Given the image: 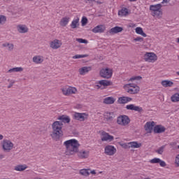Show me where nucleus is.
Listing matches in <instances>:
<instances>
[{
    "mask_svg": "<svg viewBox=\"0 0 179 179\" xmlns=\"http://www.w3.org/2000/svg\"><path fill=\"white\" fill-rule=\"evenodd\" d=\"M57 120L59 121H55L52 124V131L50 134L52 139L58 142V141H61L64 136V131H62V127H64V124H69L71 122V117L69 116L63 115L62 116H59Z\"/></svg>",
    "mask_w": 179,
    "mask_h": 179,
    "instance_id": "nucleus-1",
    "label": "nucleus"
},
{
    "mask_svg": "<svg viewBox=\"0 0 179 179\" xmlns=\"http://www.w3.org/2000/svg\"><path fill=\"white\" fill-rule=\"evenodd\" d=\"M64 146L66 148V155L71 156L79 152L80 144H79V141L76 139H70L64 143Z\"/></svg>",
    "mask_w": 179,
    "mask_h": 179,
    "instance_id": "nucleus-2",
    "label": "nucleus"
},
{
    "mask_svg": "<svg viewBox=\"0 0 179 179\" xmlns=\"http://www.w3.org/2000/svg\"><path fill=\"white\" fill-rule=\"evenodd\" d=\"M162 3H157L156 5H150V10L152 12V15L155 17H158L160 19L162 16H163V10H162Z\"/></svg>",
    "mask_w": 179,
    "mask_h": 179,
    "instance_id": "nucleus-3",
    "label": "nucleus"
},
{
    "mask_svg": "<svg viewBox=\"0 0 179 179\" xmlns=\"http://www.w3.org/2000/svg\"><path fill=\"white\" fill-rule=\"evenodd\" d=\"M124 87H127V93H129V94H136L139 93V91L141 90L139 86L132 83L125 85Z\"/></svg>",
    "mask_w": 179,
    "mask_h": 179,
    "instance_id": "nucleus-4",
    "label": "nucleus"
},
{
    "mask_svg": "<svg viewBox=\"0 0 179 179\" xmlns=\"http://www.w3.org/2000/svg\"><path fill=\"white\" fill-rule=\"evenodd\" d=\"M129 122H131V119H129V117L127 115L117 117V123L118 125H122L123 127H125L126 125H128Z\"/></svg>",
    "mask_w": 179,
    "mask_h": 179,
    "instance_id": "nucleus-5",
    "label": "nucleus"
},
{
    "mask_svg": "<svg viewBox=\"0 0 179 179\" xmlns=\"http://www.w3.org/2000/svg\"><path fill=\"white\" fill-rule=\"evenodd\" d=\"M99 75L101 78H103L104 79H110L111 76H113V70L108 68L101 69Z\"/></svg>",
    "mask_w": 179,
    "mask_h": 179,
    "instance_id": "nucleus-6",
    "label": "nucleus"
},
{
    "mask_svg": "<svg viewBox=\"0 0 179 179\" xmlns=\"http://www.w3.org/2000/svg\"><path fill=\"white\" fill-rule=\"evenodd\" d=\"M13 143L10 140H3L2 142V148L4 152H9L13 149Z\"/></svg>",
    "mask_w": 179,
    "mask_h": 179,
    "instance_id": "nucleus-7",
    "label": "nucleus"
},
{
    "mask_svg": "<svg viewBox=\"0 0 179 179\" xmlns=\"http://www.w3.org/2000/svg\"><path fill=\"white\" fill-rule=\"evenodd\" d=\"M144 59L146 62H155L157 61V56L153 52H147L144 55Z\"/></svg>",
    "mask_w": 179,
    "mask_h": 179,
    "instance_id": "nucleus-8",
    "label": "nucleus"
},
{
    "mask_svg": "<svg viewBox=\"0 0 179 179\" xmlns=\"http://www.w3.org/2000/svg\"><path fill=\"white\" fill-rule=\"evenodd\" d=\"M105 155L107 156H114L117 153V148L113 145H106L105 147Z\"/></svg>",
    "mask_w": 179,
    "mask_h": 179,
    "instance_id": "nucleus-9",
    "label": "nucleus"
},
{
    "mask_svg": "<svg viewBox=\"0 0 179 179\" xmlns=\"http://www.w3.org/2000/svg\"><path fill=\"white\" fill-rule=\"evenodd\" d=\"M62 94L64 96H69V94H75L77 90L76 88L69 87H63L61 89Z\"/></svg>",
    "mask_w": 179,
    "mask_h": 179,
    "instance_id": "nucleus-10",
    "label": "nucleus"
},
{
    "mask_svg": "<svg viewBox=\"0 0 179 179\" xmlns=\"http://www.w3.org/2000/svg\"><path fill=\"white\" fill-rule=\"evenodd\" d=\"M87 117H89V115L85 113H80L76 112L73 114V118L77 121H85V120H87Z\"/></svg>",
    "mask_w": 179,
    "mask_h": 179,
    "instance_id": "nucleus-11",
    "label": "nucleus"
},
{
    "mask_svg": "<svg viewBox=\"0 0 179 179\" xmlns=\"http://www.w3.org/2000/svg\"><path fill=\"white\" fill-rule=\"evenodd\" d=\"M101 141H102V142H113V141H114V136L106 131H102Z\"/></svg>",
    "mask_w": 179,
    "mask_h": 179,
    "instance_id": "nucleus-12",
    "label": "nucleus"
},
{
    "mask_svg": "<svg viewBox=\"0 0 179 179\" xmlns=\"http://www.w3.org/2000/svg\"><path fill=\"white\" fill-rule=\"evenodd\" d=\"M50 48L52 50H58L62 45V42L58 39H55L53 41L50 43Z\"/></svg>",
    "mask_w": 179,
    "mask_h": 179,
    "instance_id": "nucleus-13",
    "label": "nucleus"
},
{
    "mask_svg": "<svg viewBox=\"0 0 179 179\" xmlns=\"http://www.w3.org/2000/svg\"><path fill=\"white\" fill-rule=\"evenodd\" d=\"M103 117L107 122H113L114 118H115V115H114V112H105Z\"/></svg>",
    "mask_w": 179,
    "mask_h": 179,
    "instance_id": "nucleus-14",
    "label": "nucleus"
},
{
    "mask_svg": "<svg viewBox=\"0 0 179 179\" xmlns=\"http://www.w3.org/2000/svg\"><path fill=\"white\" fill-rule=\"evenodd\" d=\"M125 108L131 111H137L138 113H142L143 108L142 107L134 106V104L127 105Z\"/></svg>",
    "mask_w": 179,
    "mask_h": 179,
    "instance_id": "nucleus-15",
    "label": "nucleus"
},
{
    "mask_svg": "<svg viewBox=\"0 0 179 179\" xmlns=\"http://www.w3.org/2000/svg\"><path fill=\"white\" fill-rule=\"evenodd\" d=\"M153 127H155V122H148L144 125V129L148 133L150 134L153 131Z\"/></svg>",
    "mask_w": 179,
    "mask_h": 179,
    "instance_id": "nucleus-16",
    "label": "nucleus"
},
{
    "mask_svg": "<svg viewBox=\"0 0 179 179\" xmlns=\"http://www.w3.org/2000/svg\"><path fill=\"white\" fill-rule=\"evenodd\" d=\"M113 85V83L110 80H101L99 81V84L96 85L97 89H100L101 86H111Z\"/></svg>",
    "mask_w": 179,
    "mask_h": 179,
    "instance_id": "nucleus-17",
    "label": "nucleus"
},
{
    "mask_svg": "<svg viewBox=\"0 0 179 179\" xmlns=\"http://www.w3.org/2000/svg\"><path fill=\"white\" fill-rule=\"evenodd\" d=\"M106 30V27L104 25H98L92 29V33H104Z\"/></svg>",
    "mask_w": 179,
    "mask_h": 179,
    "instance_id": "nucleus-18",
    "label": "nucleus"
},
{
    "mask_svg": "<svg viewBox=\"0 0 179 179\" xmlns=\"http://www.w3.org/2000/svg\"><path fill=\"white\" fill-rule=\"evenodd\" d=\"M166 127L162 125H156L154 127V132L155 134H163V132H165Z\"/></svg>",
    "mask_w": 179,
    "mask_h": 179,
    "instance_id": "nucleus-19",
    "label": "nucleus"
},
{
    "mask_svg": "<svg viewBox=\"0 0 179 179\" xmlns=\"http://www.w3.org/2000/svg\"><path fill=\"white\" fill-rule=\"evenodd\" d=\"M132 101V98L128 96H122L118 99L119 104H126V103H129Z\"/></svg>",
    "mask_w": 179,
    "mask_h": 179,
    "instance_id": "nucleus-20",
    "label": "nucleus"
},
{
    "mask_svg": "<svg viewBox=\"0 0 179 179\" xmlns=\"http://www.w3.org/2000/svg\"><path fill=\"white\" fill-rule=\"evenodd\" d=\"M32 61L34 64H43V62H44V57L41 55L34 56L32 58Z\"/></svg>",
    "mask_w": 179,
    "mask_h": 179,
    "instance_id": "nucleus-21",
    "label": "nucleus"
},
{
    "mask_svg": "<svg viewBox=\"0 0 179 179\" xmlns=\"http://www.w3.org/2000/svg\"><path fill=\"white\" fill-rule=\"evenodd\" d=\"M124 30V28L121 27H115L110 29V34H117V33H121Z\"/></svg>",
    "mask_w": 179,
    "mask_h": 179,
    "instance_id": "nucleus-22",
    "label": "nucleus"
},
{
    "mask_svg": "<svg viewBox=\"0 0 179 179\" xmlns=\"http://www.w3.org/2000/svg\"><path fill=\"white\" fill-rule=\"evenodd\" d=\"M78 156L80 159H87L89 157V151L81 150L78 152Z\"/></svg>",
    "mask_w": 179,
    "mask_h": 179,
    "instance_id": "nucleus-23",
    "label": "nucleus"
},
{
    "mask_svg": "<svg viewBox=\"0 0 179 179\" xmlns=\"http://www.w3.org/2000/svg\"><path fill=\"white\" fill-rule=\"evenodd\" d=\"M17 31L19 33H27V31H29V28H27V27H26V25H18L17 27Z\"/></svg>",
    "mask_w": 179,
    "mask_h": 179,
    "instance_id": "nucleus-24",
    "label": "nucleus"
},
{
    "mask_svg": "<svg viewBox=\"0 0 179 179\" xmlns=\"http://www.w3.org/2000/svg\"><path fill=\"white\" fill-rule=\"evenodd\" d=\"M92 71V67L90 66H84L79 69L80 75H86L88 72Z\"/></svg>",
    "mask_w": 179,
    "mask_h": 179,
    "instance_id": "nucleus-25",
    "label": "nucleus"
},
{
    "mask_svg": "<svg viewBox=\"0 0 179 179\" xmlns=\"http://www.w3.org/2000/svg\"><path fill=\"white\" fill-rule=\"evenodd\" d=\"M161 84L164 87H171L174 85V83L169 80H164L162 81Z\"/></svg>",
    "mask_w": 179,
    "mask_h": 179,
    "instance_id": "nucleus-26",
    "label": "nucleus"
},
{
    "mask_svg": "<svg viewBox=\"0 0 179 179\" xmlns=\"http://www.w3.org/2000/svg\"><path fill=\"white\" fill-rule=\"evenodd\" d=\"M141 146H142V144L138 143V142H130L127 144L128 148H133L134 149L141 148Z\"/></svg>",
    "mask_w": 179,
    "mask_h": 179,
    "instance_id": "nucleus-27",
    "label": "nucleus"
},
{
    "mask_svg": "<svg viewBox=\"0 0 179 179\" xmlns=\"http://www.w3.org/2000/svg\"><path fill=\"white\" fill-rule=\"evenodd\" d=\"M69 19H71L69 17H64L60 20V26H62V27H65L68 23H69Z\"/></svg>",
    "mask_w": 179,
    "mask_h": 179,
    "instance_id": "nucleus-28",
    "label": "nucleus"
},
{
    "mask_svg": "<svg viewBox=\"0 0 179 179\" xmlns=\"http://www.w3.org/2000/svg\"><path fill=\"white\" fill-rule=\"evenodd\" d=\"M26 169H27V165L26 164L17 165L15 166L14 170H15V171H24Z\"/></svg>",
    "mask_w": 179,
    "mask_h": 179,
    "instance_id": "nucleus-29",
    "label": "nucleus"
},
{
    "mask_svg": "<svg viewBox=\"0 0 179 179\" xmlns=\"http://www.w3.org/2000/svg\"><path fill=\"white\" fill-rule=\"evenodd\" d=\"M2 47L3 48L8 47V51H13V48H15V45H13V43H9L6 42L2 44Z\"/></svg>",
    "mask_w": 179,
    "mask_h": 179,
    "instance_id": "nucleus-30",
    "label": "nucleus"
},
{
    "mask_svg": "<svg viewBox=\"0 0 179 179\" xmlns=\"http://www.w3.org/2000/svg\"><path fill=\"white\" fill-rule=\"evenodd\" d=\"M114 101H115V100H114V98L113 97H106L103 99V104H114Z\"/></svg>",
    "mask_w": 179,
    "mask_h": 179,
    "instance_id": "nucleus-31",
    "label": "nucleus"
},
{
    "mask_svg": "<svg viewBox=\"0 0 179 179\" xmlns=\"http://www.w3.org/2000/svg\"><path fill=\"white\" fill-rule=\"evenodd\" d=\"M70 26L71 29H77V27H79V18L73 20Z\"/></svg>",
    "mask_w": 179,
    "mask_h": 179,
    "instance_id": "nucleus-32",
    "label": "nucleus"
},
{
    "mask_svg": "<svg viewBox=\"0 0 179 179\" xmlns=\"http://www.w3.org/2000/svg\"><path fill=\"white\" fill-rule=\"evenodd\" d=\"M136 33L137 34H140L141 36H143V37H147L148 35L143 32V29L141 27H136Z\"/></svg>",
    "mask_w": 179,
    "mask_h": 179,
    "instance_id": "nucleus-33",
    "label": "nucleus"
},
{
    "mask_svg": "<svg viewBox=\"0 0 179 179\" xmlns=\"http://www.w3.org/2000/svg\"><path fill=\"white\" fill-rule=\"evenodd\" d=\"M23 68L22 67H15L9 69L7 72L8 73H12V72H22Z\"/></svg>",
    "mask_w": 179,
    "mask_h": 179,
    "instance_id": "nucleus-34",
    "label": "nucleus"
},
{
    "mask_svg": "<svg viewBox=\"0 0 179 179\" xmlns=\"http://www.w3.org/2000/svg\"><path fill=\"white\" fill-rule=\"evenodd\" d=\"M90 169H81L80 171V174L81 176H85V177H87L88 176L90 175Z\"/></svg>",
    "mask_w": 179,
    "mask_h": 179,
    "instance_id": "nucleus-35",
    "label": "nucleus"
},
{
    "mask_svg": "<svg viewBox=\"0 0 179 179\" xmlns=\"http://www.w3.org/2000/svg\"><path fill=\"white\" fill-rule=\"evenodd\" d=\"M119 16H127L128 15V8H122L118 12Z\"/></svg>",
    "mask_w": 179,
    "mask_h": 179,
    "instance_id": "nucleus-36",
    "label": "nucleus"
},
{
    "mask_svg": "<svg viewBox=\"0 0 179 179\" xmlns=\"http://www.w3.org/2000/svg\"><path fill=\"white\" fill-rule=\"evenodd\" d=\"M171 101L173 103H177V101H179V93H176L171 96Z\"/></svg>",
    "mask_w": 179,
    "mask_h": 179,
    "instance_id": "nucleus-37",
    "label": "nucleus"
},
{
    "mask_svg": "<svg viewBox=\"0 0 179 179\" xmlns=\"http://www.w3.org/2000/svg\"><path fill=\"white\" fill-rule=\"evenodd\" d=\"M89 57V55H76L73 57V59H79L80 58H86Z\"/></svg>",
    "mask_w": 179,
    "mask_h": 179,
    "instance_id": "nucleus-38",
    "label": "nucleus"
},
{
    "mask_svg": "<svg viewBox=\"0 0 179 179\" xmlns=\"http://www.w3.org/2000/svg\"><path fill=\"white\" fill-rule=\"evenodd\" d=\"M165 148L166 145L161 146L157 150H156V152L158 153V155H163Z\"/></svg>",
    "mask_w": 179,
    "mask_h": 179,
    "instance_id": "nucleus-39",
    "label": "nucleus"
},
{
    "mask_svg": "<svg viewBox=\"0 0 179 179\" xmlns=\"http://www.w3.org/2000/svg\"><path fill=\"white\" fill-rule=\"evenodd\" d=\"M6 23V16L5 15H0V24H5Z\"/></svg>",
    "mask_w": 179,
    "mask_h": 179,
    "instance_id": "nucleus-40",
    "label": "nucleus"
},
{
    "mask_svg": "<svg viewBox=\"0 0 179 179\" xmlns=\"http://www.w3.org/2000/svg\"><path fill=\"white\" fill-rule=\"evenodd\" d=\"M160 162V158H154L150 161L152 164H156Z\"/></svg>",
    "mask_w": 179,
    "mask_h": 179,
    "instance_id": "nucleus-41",
    "label": "nucleus"
},
{
    "mask_svg": "<svg viewBox=\"0 0 179 179\" xmlns=\"http://www.w3.org/2000/svg\"><path fill=\"white\" fill-rule=\"evenodd\" d=\"M76 40L78 43H80L82 44H87L88 43L87 40L83 38H76Z\"/></svg>",
    "mask_w": 179,
    "mask_h": 179,
    "instance_id": "nucleus-42",
    "label": "nucleus"
},
{
    "mask_svg": "<svg viewBox=\"0 0 179 179\" xmlns=\"http://www.w3.org/2000/svg\"><path fill=\"white\" fill-rule=\"evenodd\" d=\"M142 79V77L141 76H136L131 78L129 80V82H134V80H141Z\"/></svg>",
    "mask_w": 179,
    "mask_h": 179,
    "instance_id": "nucleus-43",
    "label": "nucleus"
},
{
    "mask_svg": "<svg viewBox=\"0 0 179 179\" xmlns=\"http://www.w3.org/2000/svg\"><path fill=\"white\" fill-rule=\"evenodd\" d=\"M82 26H86L87 24V18L86 17H83L81 20Z\"/></svg>",
    "mask_w": 179,
    "mask_h": 179,
    "instance_id": "nucleus-44",
    "label": "nucleus"
},
{
    "mask_svg": "<svg viewBox=\"0 0 179 179\" xmlns=\"http://www.w3.org/2000/svg\"><path fill=\"white\" fill-rule=\"evenodd\" d=\"M8 82H10V84L8 86V89H10V87L13 86V84L15 83V80H8Z\"/></svg>",
    "mask_w": 179,
    "mask_h": 179,
    "instance_id": "nucleus-45",
    "label": "nucleus"
},
{
    "mask_svg": "<svg viewBox=\"0 0 179 179\" xmlns=\"http://www.w3.org/2000/svg\"><path fill=\"white\" fill-rule=\"evenodd\" d=\"M159 164L161 166V167H166V162L162 159L159 160Z\"/></svg>",
    "mask_w": 179,
    "mask_h": 179,
    "instance_id": "nucleus-46",
    "label": "nucleus"
},
{
    "mask_svg": "<svg viewBox=\"0 0 179 179\" xmlns=\"http://www.w3.org/2000/svg\"><path fill=\"white\" fill-rule=\"evenodd\" d=\"M134 41H139L140 43H142L143 41V38L137 37V38H134Z\"/></svg>",
    "mask_w": 179,
    "mask_h": 179,
    "instance_id": "nucleus-47",
    "label": "nucleus"
},
{
    "mask_svg": "<svg viewBox=\"0 0 179 179\" xmlns=\"http://www.w3.org/2000/svg\"><path fill=\"white\" fill-rule=\"evenodd\" d=\"M2 159H5V155L0 154V160H2Z\"/></svg>",
    "mask_w": 179,
    "mask_h": 179,
    "instance_id": "nucleus-48",
    "label": "nucleus"
},
{
    "mask_svg": "<svg viewBox=\"0 0 179 179\" xmlns=\"http://www.w3.org/2000/svg\"><path fill=\"white\" fill-rule=\"evenodd\" d=\"M86 3H87V2H96V0H85Z\"/></svg>",
    "mask_w": 179,
    "mask_h": 179,
    "instance_id": "nucleus-49",
    "label": "nucleus"
},
{
    "mask_svg": "<svg viewBox=\"0 0 179 179\" xmlns=\"http://www.w3.org/2000/svg\"><path fill=\"white\" fill-rule=\"evenodd\" d=\"M136 25L134 23H130L129 24V27H135Z\"/></svg>",
    "mask_w": 179,
    "mask_h": 179,
    "instance_id": "nucleus-50",
    "label": "nucleus"
},
{
    "mask_svg": "<svg viewBox=\"0 0 179 179\" xmlns=\"http://www.w3.org/2000/svg\"><path fill=\"white\" fill-rule=\"evenodd\" d=\"M162 3H169V0H163Z\"/></svg>",
    "mask_w": 179,
    "mask_h": 179,
    "instance_id": "nucleus-51",
    "label": "nucleus"
},
{
    "mask_svg": "<svg viewBox=\"0 0 179 179\" xmlns=\"http://www.w3.org/2000/svg\"><path fill=\"white\" fill-rule=\"evenodd\" d=\"M96 174V171L93 170L90 172V174Z\"/></svg>",
    "mask_w": 179,
    "mask_h": 179,
    "instance_id": "nucleus-52",
    "label": "nucleus"
},
{
    "mask_svg": "<svg viewBox=\"0 0 179 179\" xmlns=\"http://www.w3.org/2000/svg\"><path fill=\"white\" fill-rule=\"evenodd\" d=\"M94 2H96V3H98L99 5H101V1H95Z\"/></svg>",
    "mask_w": 179,
    "mask_h": 179,
    "instance_id": "nucleus-53",
    "label": "nucleus"
},
{
    "mask_svg": "<svg viewBox=\"0 0 179 179\" xmlns=\"http://www.w3.org/2000/svg\"><path fill=\"white\" fill-rule=\"evenodd\" d=\"M3 139V135L0 134V141H2Z\"/></svg>",
    "mask_w": 179,
    "mask_h": 179,
    "instance_id": "nucleus-54",
    "label": "nucleus"
},
{
    "mask_svg": "<svg viewBox=\"0 0 179 179\" xmlns=\"http://www.w3.org/2000/svg\"><path fill=\"white\" fill-rule=\"evenodd\" d=\"M130 2H135L136 0H129Z\"/></svg>",
    "mask_w": 179,
    "mask_h": 179,
    "instance_id": "nucleus-55",
    "label": "nucleus"
},
{
    "mask_svg": "<svg viewBox=\"0 0 179 179\" xmlns=\"http://www.w3.org/2000/svg\"><path fill=\"white\" fill-rule=\"evenodd\" d=\"M176 73H177V75H178V76H179V71H178Z\"/></svg>",
    "mask_w": 179,
    "mask_h": 179,
    "instance_id": "nucleus-56",
    "label": "nucleus"
},
{
    "mask_svg": "<svg viewBox=\"0 0 179 179\" xmlns=\"http://www.w3.org/2000/svg\"><path fill=\"white\" fill-rule=\"evenodd\" d=\"M178 43H179V38H178Z\"/></svg>",
    "mask_w": 179,
    "mask_h": 179,
    "instance_id": "nucleus-57",
    "label": "nucleus"
},
{
    "mask_svg": "<svg viewBox=\"0 0 179 179\" xmlns=\"http://www.w3.org/2000/svg\"><path fill=\"white\" fill-rule=\"evenodd\" d=\"M178 59H179V56H178Z\"/></svg>",
    "mask_w": 179,
    "mask_h": 179,
    "instance_id": "nucleus-58",
    "label": "nucleus"
},
{
    "mask_svg": "<svg viewBox=\"0 0 179 179\" xmlns=\"http://www.w3.org/2000/svg\"><path fill=\"white\" fill-rule=\"evenodd\" d=\"M178 149H179V145L178 146Z\"/></svg>",
    "mask_w": 179,
    "mask_h": 179,
    "instance_id": "nucleus-59",
    "label": "nucleus"
}]
</instances>
